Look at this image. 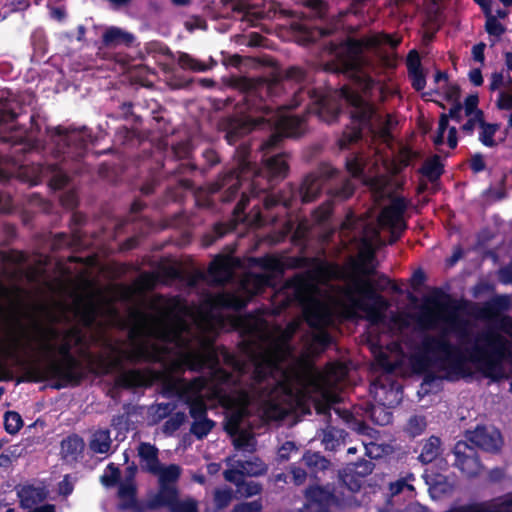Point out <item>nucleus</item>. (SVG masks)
<instances>
[{
  "mask_svg": "<svg viewBox=\"0 0 512 512\" xmlns=\"http://www.w3.org/2000/svg\"><path fill=\"white\" fill-rule=\"evenodd\" d=\"M509 349L507 339L493 331L477 335L474 345L467 349L469 357L463 350L453 344L446 335H427L411 357V366L415 373L423 375V384L432 385L440 377L431 370L437 366L449 375L465 378L472 375L467 362H472L486 378L498 379L502 375V361Z\"/></svg>",
  "mask_w": 512,
  "mask_h": 512,
  "instance_id": "obj_1",
  "label": "nucleus"
},
{
  "mask_svg": "<svg viewBox=\"0 0 512 512\" xmlns=\"http://www.w3.org/2000/svg\"><path fill=\"white\" fill-rule=\"evenodd\" d=\"M61 335L62 341L58 345L45 342L42 346L45 352L57 353L59 359L50 358L44 366H28L25 375L17 379V384L53 380L54 382L50 387L56 390L78 387L87 378L88 374L107 375L113 369L121 366V360L118 358L106 361L103 357H99L97 367L92 365L85 367L81 360L72 353L74 348L80 347L79 355L91 356L87 348L83 349L86 346V338L82 329L78 326H72L63 330Z\"/></svg>",
  "mask_w": 512,
  "mask_h": 512,
  "instance_id": "obj_2",
  "label": "nucleus"
},
{
  "mask_svg": "<svg viewBox=\"0 0 512 512\" xmlns=\"http://www.w3.org/2000/svg\"><path fill=\"white\" fill-rule=\"evenodd\" d=\"M185 306L178 296L169 298L166 305L160 310L158 317L135 310L131 317L136 325L129 331V338L134 340L143 334L144 329L148 328V334L164 344H173L182 349L177 358L169 364V370L173 373L183 374L185 370L195 373L204 371L203 352L201 349H191V341L184 337L183 333L187 330V324L180 313L184 312Z\"/></svg>",
  "mask_w": 512,
  "mask_h": 512,
  "instance_id": "obj_3",
  "label": "nucleus"
},
{
  "mask_svg": "<svg viewBox=\"0 0 512 512\" xmlns=\"http://www.w3.org/2000/svg\"><path fill=\"white\" fill-rule=\"evenodd\" d=\"M235 87L246 91L245 101L248 109L253 112H261L265 117V123L274 126L275 131L261 144L264 155L277 150L284 138L299 137L306 130V115H281L284 109H293L299 105L277 104L273 98L282 89L279 81L266 79L237 77Z\"/></svg>",
  "mask_w": 512,
  "mask_h": 512,
  "instance_id": "obj_4",
  "label": "nucleus"
},
{
  "mask_svg": "<svg viewBox=\"0 0 512 512\" xmlns=\"http://www.w3.org/2000/svg\"><path fill=\"white\" fill-rule=\"evenodd\" d=\"M46 130L54 145L55 161L33 164L30 183L37 185L46 181L51 189L61 190L68 185L71 173L81 172L80 162L87 154L92 135L86 127L76 129L59 125Z\"/></svg>",
  "mask_w": 512,
  "mask_h": 512,
  "instance_id": "obj_5",
  "label": "nucleus"
},
{
  "mask_svg": "<svg viewBox=\"0 0 512 512\" xmlns=\"http://www.w3.org/2000/svg\"><path fill=\"white\" fill-rule=\"evenodd\" d=\"M36 102V96L27 92L0 96V143L9 146L8 156L14 163L22 162L39 146L35 137L41 131L39 115L34 112Z\"/></svg>",
  "mask_w": 512,
  "mask_h": 512,
  "instance_id": "obj_6",
  "label": "nucleus"
},
{
  "mask_svg": "<svg viewBox=\"0 0 512 512\" xmlns=\"http://www.w3.org/2000/svg\"><path fill=\"white\" fill-rule=\"evenodd\" d=\"M241 157L237 163V166L230 169L215 183L216 190L224 189L222 200L224 202H230L235 199L238 195L240 187L244 181H251L250 185H255L257 178L265 173L267 176L268 185L260 188L261 191L266 190L274 184L278 179H283L287 176L289 166L286 161L285 153H276L265 159L263 170H259L255 163L249 161V149L248 147H241Z\"/></svg>",
  "mask_w": 512,
  "mask_h": 512,
  "instance_id": "obj_7",
  "label": "nucleus"
},
{
  "mask_svg": "<svg viewBox=\"0 0 512 512\" xmlns=\"http://www.w3.org/2000/svg\"><path fill=\"white\" fill-rule=\"evenodd\" d=\"M400 289L385 275L380 274L377 280L357 278L352 287L346 292V298L358 310L365 313L367 321L379 325L385 320V311L389 307L388 300L380 292Z\"/></svg>",
  "mask_w": 512,
  "mask_h": 512,
  "instance_id": "obj_8",
  "label": "nucleus"
},
{
  "mask_svg": "<svg viewBox=\"0 0 512 512\" xmlns=\"http://www.w3.org/2000/svg\"><path fill=\"white\" fill-rule=\"evenodd\" d=\"M340 97L349 107L351 123L347 126L338 140L340 149H347L362 139L363 132H374L373 120L381 117L373 103L364 99L360 93L344 85L340 89Z\"/></svg>",
  "mask_w": 512,
  "mask_h": 512,
  "instance_id": "obj_9",
  "label": "nucleus"
},
{
  "mask_svg": "<svg viewBox=\"0 0 512 512\" xmlns=\"http://www.w3.org/2000/svg\"><path fill=\"white\" fill-rule=\"evenodd\" d=\"M31 349V341L25 325L16 318L13 329H8L0 338V381L13 380V373L5 361L11 360L17 366H27L23 354Z\"/></svg>",
  "mask_w": 512,
  "mask_h": 512,
  "instance_id": "obj_10",
  "label": "nucleus"
},
{
  "mask_svg": "<svg viewBox=\"0 0 512 512\" xmlns=\"http://www.w3.org/2000/svg\"><path fill=\"white\" fill-rule=\"evenodd\" d=\"M290 267L295 269L309 268L292 280L297 297L306 292L314 282L337 278L340 270L338 264L307 256L291 257Z\"/></svg>",
  "mask_w": 512,
  "mask_h": 512,
  "instance_id": "obj_11",
  "label": "nucleus"
},
{
  "mask_svg": "<svg viewBox=\"0 0 512 512\" xmlns=\"http://www.w3.org/2000/svg\"><path fill=\"white\" fill-rule=\"evenodd\" d=\"M232 80V86L235 88V80ZM243 96L241 102L243 103V109L241 113L244 115H228L222 117L218 123L219 131L224 133V138L228 144L234 145L241 138L249 134L253 129L265 124V117L261 112H253L248 109L247 102L245 101L246 91L239 89Z\"/></svg>",
  "mask_w": 512,
  "mask_h": 512,
  "instance_id": "obj_12",
  "label": "nucleus"
},
{
  "mask_svg": "<svg viewBox=\"0 0 512 512\" xmlns=\"http://www.w3.org/2000/svg\"><path fill=\"white\" fill-rule=\"evenodd\" d=\"M427 301L434 307L448 313L446 321L450 330L453 331L461 341H470L469 323L466 319L458 316L457 312L460 306L451 295L440 288H435Z\"/></svg>",
  "mask_w": 512,
  "mask_h": 512,
  "instance_id": "obj_13",
  "label": "nucleus"
},
{
  "mask_svg": "<svg viewBox=\"0 0 512 512\" xmlns=\"http://www.w3.org/2000/svg\"><path fill=\"white\" fill-rule=\"evenodd\" d=\"M337 174L338 170L328 164L320 165L315 171L307 174L298 189L301 202L307 204L315 201Z\"/></svg>",
  "mask_w": 512,
  "mask_h": 512,
  "instance_id": "obj_14",
  "label": "nucleus"
},
{
  "mask_svg": "<svg viewBox=\"0 0 512 512\" xmlns=\"http://www.w3.org/2000/svg\"><path fill=\"white\" fill-rule=\"evenodd\" d=\"M340 172L338 171V174L336 177L332 180L334 183L327 187V195L329 197V200L326 201L324 204L320 205L318 208L315 209L313 216L318 221H326L329 219V217L332 214L333 207L332 202H343L351 198L355 193V185L349 178H343L338 181V176Z\"/></svg>",
  "mask_w": 512,
  "mask_h": 512,
  "instance_id": "obj_15",
  "label": "nucleus"
},
{
  "mask_svg": "<svg viewBox=\"0 0 512 512\" xmlns=\"http://www.w3.org/2000/svg\"><path fill=\"white\" fill-rule=\"evenodd\" d=\"M184 383L179 396L184 399L185 404L189 407V414L194 420L206 419L207 405L204 399L198 394L202 389L204 380L202 377H196L190 382L180 379Z\"/></svg>",
  "mask_w": 512,
  "mask_h": 512,
  "instance_id": "obj_16",
  "label": "nucleus"
},
{
  "mask_svg": "<svg viewBox=\"0 0 512 512\" xmlns=\"http://www.w3.org/2000/svg\"><path fill=\"white\" fill-rule=\"evenodd\" d=\"M453 454L455 456L454 466L466 477L473 478L481 473L483 466L474 446L465 441H458L453 448Z\"/></svg>",
  "mask_w": 512,
  "mask_h": 512,
  "instance_id": "obj_17",
  "label": "nucleus"
},
{
  "mask_svg": "<svg viewBox=\"0 0 512 512\" xmlns=\"http://www.w3.org/2000/svg\"><path fill=\"white\" fill-rule=\"evenodd\" d=\"M167 348L156 343L139 342L123 352L124 359L131 364L160 363Z\"/></svg>",
  "mask_w": 512,
  "mask_h": 512,
  "instance_id": "obj_18",
  "label": "nucleus"
},
{
  "mask_svg": "<svg viewBox=\"0 0 512 512\" xmlns=\"http://www.w3.org/2000/svg\"><path fill=\"white\" fill-rule=\"evenodd\" d=\"M408 208V201L403 196L393 197L386 207L379 214V223L387 228L407 229V223L403 219Z\"/></svg>",
  "mask_w": 512,
  "mask_h": 512,
  "instance_id": "obj_19",
  "label": "nucleus"
},
{
  "mask_svg": "<svg viewBox=\"0 0 512 512\" xmlns=\"http://www.w3.org/2000/svg\"><path fill=\"white\" fill-rule=\"evenodd\" d=\"M149 381L146 373L141 369H129L121 372L114 380L113 388L109 390L108 396L113 399L118 397V389L131 390L148 386Z\"/></svg>",
  "mask_w": 512,
  "mask_h": 512,
  "instance_id": "obj_20",
  "label": "nucleus"
},
{
  "mask_svg": "<svg viewBox=\"0 0 512 512\" xmlns=\"http://www.w3.org/2000/svg\"><path fill=\"white\" fill-rule=\"evenodd\" d=\"M101 304L96 301L94 295H89L85 299L76 300L75 316L84 328H92L101 315Z\"/></svg>",
  "mask_w": 512,
  "mask_h": 512,
  "instance_id": "obj_21",
  "label": "nucleus"
},
{
  "mask_svg": "<svg viewBox=\"0 0 512 512\" xmlns=\"http://www.w3.org/2000/svg\"><path fill=\"white\" fill-rule=\"evenodd\" d=\"M369 44V35L360 39L350 38L345 41L341 47L342 52L346 54V59L341 61V67L336 70L347 71L356 67L357 61L365 49H371Z\"/></svg>",
  "mask_w": 512,
  "mask_h": 512,
  "instance_id": "obj_22",
  "label": "nucleus"
},
{
  "mask_svg": "<svg viewBox=\"0 0 512 512\" xmlns=\"http://www.w3.org/2000/svg\"><path fill=\"white\" fill-rule=\"evenodd\" d=\"M303 316L307 325L313 330L327 328L332 322L329 310L317 300H313L304 307Z\"/></svg>",
  "mask_w": 512,
  "mask_h": 512,
  "instance_id": "obj_23",
  "label": "nucleus"
},
{
  "mask_svg": "<svg viewBox=\"0 0 512 512\" xmlns=\"http://www.w3.org/2000/svg\"><path fill=\"white\" fill-rule=\"evenodd\" d=\"M138 456L140 458V468L143 472L152 475H158L161 471L159 460V450L155 445L148 442H141L138 445Z\"/></svg>",
  "mask_w": 512,
  "mask_h": 512,
  "instance_id": "obj_24",
  "label": "nucleus"
},
{
  "mask_svg": "<svg viewBox=\"0 0 512 512\" xmlns=\"http://www.w3.org/2000/svg\"><path fill=\"white\" fill-rule=\"evenodd\" d=\"M510 304V297L508 295H496L486 301L475 315L482 320H494L502 312L509 310Z\"/></svg>",
  "mask_w": 512,
  "mask_h": 512,
  "instance_id": "obj_25",
  "label": "nucleus"
},
{
  "mask_svg": "<svg viewBox=\"0 0 512 512\" xmlns=\"http://www.w3.org/2000/svg\"><path fill=\"white\" fill-rule=\"evenodd\" d=\"M204 370L209 369L214 379L221 383H229L232 374L220 366L219 357L212 345H205L203 352Z\"/></svg>",
  "mask_w": 512,
  "mask_h": 512,
  "instance_id": "obj_26",
  "label": "nucleus"
},
{
  "mask_svg": "<svg viewBox=\"0 0 512 512\" xmlns=\"http://www.w3.org/2000/svg\"><path fill=\"white\" fill-rule=\"evenodd\" d=\"M293 29L298 33V41L302 45H309L333 33V29L314 26L309 23H295Z\"/></svg>",
  "mask_w": 512,
  "mask_h": 512,
  "instance_id": "obj_27",
  "label": "nucleus"
},
{
  "mask_svg": "<svg viewBox=\"0 0 512 512\" xmlns=\"http://www.w3.org/2000/svg\"><path fill=\"white\" fill-rule=\"evenodd\" d=\"M254 401V395L247 389H238L233 393H225L220 396V403L225 409L235 408L250 411Z\"/></svg>",
  "mask_w": 512,
  "mask_h": 512,
  "instance_id": "obj_28",
  "label": "nucleus"
},
{
  "mask_svg": "<svg viewBox=\"0 0 512 512\" xmlns=\"http://www.w3.org/2000/svg\"><path fill=\"white\" fill-rule=\"evenodd\" d=\"M178 500V490L176 486L170 483H163L159 485V490L155 496L149 500V507L155 510L160 507H168L170 510Z\"/></svg>",
  "mask_w": 512,
  "mask_h": 512,
  "instance_id": "obj_29",
  "label": "nucleus"
},
{
  "mask_svg": "<svg viewBox=\"0 0 512 512\" xmlns=\"http://www.w3.org/2000/svg\"><path fill=\"white\" fill-rule=\"evenodd\" d=\"M208 273L216 283H224L232 274V258L217 255L210 263Z\"/></svg>",
  "mask_w": 512,
  "mask_h": 512,
  "instance_id": "obj_30",
  "label": "nucleus"
},
{
  "mask_svg": "<svg viewBox=\"0 0 512 512\" xmlns=\"http://www.w3.org/2000/svg\"><path fill=\"white\" fill-rule=\"evenodd\" d=\"M85 443L78 434H71L61 442V454L66 461H76L84 451Z\"/></svg>",
  "mask_w": 512,
  "mask_h": 512,
  "instance_id": "obj_31",
  "label": "nucleus"
},
{
  "mask_svg": "<svg viewBox=\"0 0 512 512\" xmlns=\"http://www.w3.org/2000/svg\"><path fill=\"white\" fill-rule=\"evenodd\" d=\"M17 496L23 509H31L46 498L44 490L33 485H24L19 488Z\"/></svg>",
  "mask_w": 512,
  "mask_h": 512,
  "instance_id": "obj_32",
  "label": "nucleus"
},
{
  "mask_svg": "<svg viewBox=\"0 0 512 512\" xmlns=\"http://www.w3.org/2000/svg\"><path fill=\"white\" fill-rule=\"evenodd\" d=\"M134 40L133 34L123 31L118 27H110L102 35V42L106 47H116L119 45L129 47Z\"/></svg>",
  "mask_w": 512,
  "mask_h": 512,
  "instance_id": "obj_33",
  "label": "nucleus"
},
{
  "mask_svg": "<svg viewBox=\"0 0 512 512\" xmlns=\"http://www.w3.org/2000/svg\"><path fill=\"white\" fill-rule=\"evenodd\" d=\"M227 413L224 420V430L230 436H235L240 432L241 425L245 419L251 416L250 411L243 409L230 408L226 409Z\"/></svg>",
  "mask_w": 512,
  "mask_h": 512,
  "instance_id": "obj_34",
  "label": "nucleus"
},
{
  "mask_svg": "<svg viewBox=\"0 0 512 512\" xmlns=\"http://www.w3.org/2000/svg\"><path fill=\"white\" fill-rule=\"evenodd\" d=\"M111 445V432L108 428H99L95 430L89 440V449L96 454L109 453Z\"/></svg>",
  "mask_w": 512,
  "mask_h": 512,
  "instance_id": "obj_35",
  "label": "nucleus"
},
{
  "mask_svg": "<svg viewBox=\"0 0 512 512\" xmlns=\"http://www.w3.org/2000/svg\"><path fill=\"white\" fill-rule=\"evenodd\" d=\"M197 169V166L190 161L179 162L173 168L167 169V174L178 177V185L185 190H190L193 188V182L185 176L193 174Z\"/></svg>",
  "mask_w": 512,
  "mask_h": 512,
  "instance_id": "obj_36",
  "label": "nucleus"
},
{
  "mask_svg": "<svg viewBox=\"0 0 512 512\" xmlns=\"http://www.w3.org/2000/svg\"><path fill=\"white\" fill-rule=\"evenodd\" d=\"M236 229V223L230 222H218L215 223L211 230L207 231L202 237V244L205 247L213 245L218 239L223 238L228 233L233 232Z\"/></svg>",
  "mask_w": 512,
  "mask_h": 512,
  "instance_id": "obj_37",
  "label": "nucleus"
},
{
  "mask_svg": "<svg viewBox=\"0 0 512 512\" xmlns=\"http://www.w3.org/2000/svg\"><path fill=\"white\" fill-rule=\"evenodd\" d=\"M418 172L431 183L438 181L444 173V165L441 162L440 156L435 154L426 159Z\"/></svg>",
  "mask_w": 512,
  "mask_h": 512,
  "instance_id": "obj_38",
  "label": "nucleus"
},
{
  "mask_svg": "<svg viewBox=\"0 0 512 512\" xmlns=\"http://www.w3.org/2000/svg\"><path fill=\"white\" fill-rule=\"evenodd\" d=\"M308 497L310 499V503L305 505L300 512H331L327 503H324V500H328V496L325 495V491L316 487L308 492Z\"/></svg>",
  "mask_w": 512,
  "mask_h": 512,
  "instance_id": "obj_39",
  "label": "nucleus"
},
{
  "mask_svg": "<svg viewBox=\"0 0 512 512\" xmlns=\"http://www.w3.org/2000/svg\"><path fill=\"white\" fill-rule=\"evenodd\" d=\"M441 453V440L437 436L429 437L422 445L419 461L423 464L433 462Z\"/></svg>",
  "mask_w": 512,
  "mask_h": 512,
  "instance_id": "obj_40",
  "label": "nucleus"
},
{
  "mask_svg": "<svg viewBox=\"0 0 512 512\" xmlns=\"http://www.w3.org/2000/svg\"><path fill=\"white\" fill-rule=\"evenodd\" d=\"M467 439L486 451L498 449L496 440L488 435L484 427H478L474 431H469Z\"/></svg>",
  "mask_w": 512,
  "mask_h": 512,
  "instance_id": "obj_41",
  "label": "nucleus"
},
{
  "mask_svg": "<svg viewBox=\"0 0 512 512\" xmlns=\"http://www.w3.org/2000/svg\"><path fill=\"white\" fill-rule=\"evenodd\" d=\"M500 123H482L479 127V142L488 148H494L499 145V142L495 139L496 133L500 130Z\"/></svg>",
  "mask_w": 512,
  "mask_h": 512,
  "instance_id": "obj_42",
  "label": "nucleus"
},
{
  "mask_svg": "<svg viewBox=\"0 0 512 512\" xmlns=\"http://www.w3.org/2000/svg\"><path fill=\"white\" fill-rule=\"evenodd\" d=\"M118 497L121 501L120 508L122 510H128L129 506H133L136 503L137 499V486L135 483H125L122 482L119 484L118 488Z\"/></svg>",
  "mask_w": 512,
  "mask_h": 512,
  "instance_id": "obj_43",
  "label": "nucleus"
},
{
  "mask_svg": "<svg viewBox=\"0 0 512 512\" xmlns=\"http://www.w3.org/2000/svg\"><path fill=\"white\" fill-rule=\"evenodd\" d=\"M253 261L259 268L270 273H282L284 270L282 261L274 255L267 254Z\"/></svg>",
  "mask_w": 512,
  "mask_h": 512,
  "instance_id": "obj_44",
  "label": "nucleus"
},
{
  "mask_svg": "<svg viewBox=\"0 0 512 512\" xmlns=\"http://www.w3.org/2000/svg\"><path fill=\"white\" fill-rule=\"evenodd\" d=\"M341 105L336 100H331L328 97H321L319 99V114H328V121H335L341 114Z\"/></svg>",
  "mask_w": 512,
  "mask_h": 512,
  "instance_id": "obj_45",
  "label": "nucleus"
},
{
  "mask_svg": "<svg viewBox=\"0 0 512 512\" xmlns=\"http://www.w3.org/2000/svg\"><path fill=\"white\" fill-rule=\"evenodd\" d=\"M402 39L395 38L392 34L386 32H378L369 35V44L372 48H378L381 45H388L391 48H397Z\"/></svg>",
  "mask_w": 512,
  "mask_h": 512,
  "instance_id": "obj_46",
  "label": "nucleus"
},
{
  "mask_svg": "<svg viewBox=\"0 0 512 512\" xmlns=\"http://www.w3.org/2000/svg\"><path fill=\"white\" fill-rule=\"evenodd\" d=\"M365 164L360 153H350L345 161L347 172L354 178H359L364 173Z\"/></svg>",
  "mask_w": 512,
  "mask_h": 512,
  "instance_id": "obj_47",
  "label": "nucleus"
},
{
  "mask_svg": "<svg viewBox=\"0 0 512 512\" xmlns=\"http://www.w3.org/2000/svg\"><path fill=\"white\" fill-rule=\"evenodd\" d=\"M311 341L317 349H319L321 352H324L333 343V337L327 328L316 329L311 334Z\"/></svg>",
  "mask_w": 512,
  "mask_h": 512,
  "instance_id": "obj_48",
  "label": "nucleus"
},
{
  "mask_svg": "<svg viewBox=\"0 0 512 512\" xmlns=\"http://www.w3.org/2000/svg\"><path fill=\"white\" fill-rule=\"evenodd\" d=\"M237 492L244 498H250L259 495L262 492V485L259 482L253 480H242L236 483Z\"/></svg>",
  "mask_w": 512,
  "mask_h": 512,
  "instance_id": "obj_49",
  "label": "nucleus"
},
{
  "mask_svg": "<svg viewBox=\"0 0 512 512\" xmlns=\"http://www.w3.org/2000/svg\"><path fill=\"white\" fill-rule=\"evenodd\" d=\"M215 424V421L210 418L194 420L190 431L197 439H203L212 431Z\"/></svg>",
  "mask_w": 512,
  "mask_h": 512,
  "instance_id": "obj_50",
  "label": "nucleus"
},
{
  "mask_svg": "<svg viewBox=\"0 0 512 512\" xmlns=\"http://www.w3.org/2000/svg\"><path fill=\"white\" fill-rule=\"evenodd\" d=\"M120 478V469L114 463H109L104 474L100 477V481L105 487L111 488L122 483Z\"/></svg>",
  "mask_w": 512,
  "mask_h": 512,
  "instance_id": "obj_51",
  "label": "nucleus"
},
{
  "mask_svg": "<svg viewBox=\"0 0 512 512\" xmlns=\"http://www.w3.org/2000/svg\"><path fill=\"white\" fill-rule=\"evenodd\" d=\"M426 426L427 422L425 416L413 415L409 418L405 426V432L411 437H416L425 431Z\"/></svg>",
  "mask_w": 512,
  "mask_h": 512,
  "instance_id": "obj_52",
  "label": "nucleus"
},
{
  "mask_svg": "<svg viewBox=\"0 0 512 512\" xmlns=\"http://www.w3.org/2000/svg\"><path fill=\"white\" fill-rule=\"evenodd\" d=\"M23 427V420L21 415L16 411H7L4 415V428L5 431L14 435L19 432Z\"/></svg>",
  "mask_w": 512,
  "mask_h": 512,
  "instance_id": "obj_53",
  "label": "nucleus"
},
{
  "mask_svg": "<svg viewBox=\"0 0 512 512\" xmlns=\"http://www.w3.org/2000/svg\"><path fill=\"white\" fill-rule=\"evenodd\" d=\"M185 420L186 415L184 412H176L164 422L162 426L163 433L166 436H172L184 424Z\"/></svg>",
  "mask_w": 512,
  "mask_h": 512,
  "instance_id": "obj_54",
  "label": "nucleus"
},
{
  "mask_svg": "<svg viewBox=\"0 0 512 512\" xmlns=\"http://www.w3.org/2000/svg\"><path fill=\"white\" fill-rule=\"evenodd\" d=\"M486 18L485 30L490 36L501 37L506 32V27L498 21L496 16L490 12L489 15H484Z\"/></svg>",
  "mask_w": 512,
  "mask_h": 512,
  "instance_id": "obj_55",
  "label": "nucleus"
},
{
  "mask_svg": "<svg viewBox=\"0 0 512 512\" xmlns=\"http://www.w3.org/2000/svg\"><path fill=\"white\" fill-rule=\"evenodd\" d=\"M0 260L5 264L20 265L27 261L26 253L18 250H0Z\"/></svg>",
  "mask_w": 512,
  "mask_h": 512,
  "instance_id": "obj_56",
  "label": "nucleus"
},
{
  "mask_svg": "<svg viewBox=\"0 0 512 512\" xmlns=\"http://www.w3.org/2000/svg\"><path fill=\"white\" fill-rule=\"evenodd\" d=\"M179 65L183 69H189L195 72H204L208 69V67L204 63L191 57L187 53H182L179 56Z\"/></svg>",
  "mask_w": 512,
  "mask_h": 512,
  "instance_id": "obj_57",
  "label": "nucleus"
},
{
  "mask_svg": "<svg viewBox=\"0 0 512 512\" xmlns=\"http://www.w3.org/2000/svg\"><path fill=\"white\" fill-rule=\"evenodd\" d=\"M232 499L233 491L231 488L216 489L214 491V504L218 510L228 507Z\"/></svg>",
  "mask_w": 512,
  "mask_h": 512,
  "instance_id": "obj_58",
  "label": "nucleus"
},
{
  "mask_svg": "<svg viewBox=\"0 0 512 512\" xmlns=\"http://www.w3.org/2000/svg\"><path fill=\"white\" fill-rule=\"evenodd\" d=\"M304 461L307 466L319 470H324L328 467L329 461L320 453H307L304 455Z\"/></svg>",
  "mask_w": 512,
  "mask_h": 512,
  "instance_id": "obj_59",
  "label": "nucleus"
},
{
  "mask_svg": "<svg viewBox=\"0 0 512 512\" xmlns=\"http://www.w3.org/2000/svg\"><path fill=\"white\" fill-rule=\"evenodd\" d=\"M159 475L160 484L175 482L180 477V467L175 464H171L164 469L161 468Z\"/></svg>",
  "mask_w": 512,
  "mask_h": 512,
  "instance_id": "obj_60",
  "label": "nucleus"
},
{
  "mask_svg": "<svg viewBox=\"0 0 512 512\" xmlns=\"http://www.w3.org/2000/svg\"><path fill=\"white\" fill-rule=\"evenodd\" d=\"M171 151L176 160H186L191 154V146L188 142H178L172 146Z\"/></svg>",
  "mask_w": 512,
  "mask_h": 512,
  "instance_id": "obj_61",
  "label": "nucleus"
},
{
  "mask_svg": "<svg viewBox=\"0 0 512 512\" xmlns=\"http://www.w3.org/2000/svg\"><path fill=\"white\" fill-rule=\"evenodd\" d=\"M408 77L411 82L412 88L419 92L422 91L426 86V76L423 70L408 72Z\"/></svg>",
  "mask_w": 512,
  "mask_h": 512,
  "instance_id": "obj_62",
  "label": "nucleus"
},
{
  "mask_svg": "<svg viewBox=\"0 0 512 512\" xmlns=\"http://www.w3.org/2000/svg\"><path fill=\"white\" fill-rule=\"evenodd\" d=\"M171 512H198V504L194 499L176 501V504L170 510Z\"/></svg>",
  "mask_w": 512,
  "mask_h": 512,
  "instance_id": "obj_63",
  "label": "nucleus"
},
{
  "mask_svg": "<svg viewBox=\"0 0 512 512\" xmlns=\"http://www.w3.org/2000/svg\"><path fill=\"white\" fill-rule=\"evenodd\" d=\"M469 167L474 174L483 172L486 169V163L483 154L476 152L471 155L469 159Z\"/></svg>",
  "mask_w": 512,
  "mask_h": 512,
  "instance_id": "obj_64",
  "label": "nucleus"
}]
</instances>
